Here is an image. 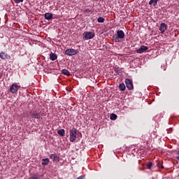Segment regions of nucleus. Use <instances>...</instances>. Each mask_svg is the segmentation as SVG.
Listing matches in <instances>:
<instances>
[{
  "label": "nucleus",
  "instance_id": "f257e3e1",
  "mask_svg": "<svg viewBox=\"0 0 179 179\" xmlns=\"http://www.w3.org/2000/svg\"><path fill=\"white\" fill-rule=\"evenodd\" d=\"M113 38H115V43H120L122 38H125V33L122 30H117V34L113 36Z\"/></svg>",
  "mask_w": 179,
  "mask_h": 179
},
{
  "label": "nucleus",
  "instance_id": "f03ea898",
  "mask_svg": "<svg viewBox=\"0 0 179 179\" xmlns=\"http://www.w3.org/2000/svg\"><path fill=\"white\" fill-rule=\"evenodd\" d=\"M77 130L75 128L70 129V142H75L76 141Z\"/></svg>",
  "mask_w": 179,
  "mask_h": 179
},
{
  "label": "nucleus",
  "instance_id": "7ed1b4c3",
  "mask_svg": "<svg viewBox=\"0 0 179 179\" xmlns=\"http://www.w3.org/2000/svg\"><path fill=\"white\" fill-rule=\"evenodd\" d=\"M83 37L84 40H91V38L94 37V33L90 31L85 32L83 35Z\"/></svg>",
  "mask_w": 179,
  "mask_h": 179
},
{
  "label": "nucleus",
  "instance_id": "20e7f679",
  "mask_svg": "<svg viewBox=\"0 0 179 179\" xmlns=\"http://www.w3.org/2000/svg\"><path fill=\"white\" fill-rule=\"evenodd\" d=\"M79 52V50L75 49H67L65 50V55L69 57H72V55H76Z\"/></svg>",
  "mask_w": 179,
  "mask_h": 179
},
{
  "label": "nucleus",
  "instance_id": "39448f33",
  "mask_svg": "<svg viewBox=\"0 0 179 179\" xmlns=\"http://www.w3.org/2000/svg\"><path fill=\"white\" fill-rule=\"evenodd\" d=\"M20 89V86H19L17 84H13L10 87V92L13 93V94H15L16 92H17Z\"/></svg>",
  "mask_w": 179,
  "mask_h": 179
},
{
  "label": "nucleus",
  "instance_id": "423d86ee",
  "mask_svg": "<svg viewBox=\"0 0 179 179\" xmlns=\"http://www.w3.org/2000/svg\"><path fill=\"white\" fill-rule=\"evenodd\" d=\"M124 82L128 90H132L134 89V84L132 83V80L127 78L125 80Z\"/></svg>",
  "mask_w": 179,
  "mask_h": 179
},
{
  "label": "nucleus",
  "instance_id": "0eeeda50",
  "mask_svg": "<svg viewBox=\"0 0 179 179\" xmlns=\"http://www.w3.org/2000/svg\"><path fill=\"white\" fill-rule=\"evenodd\" d=\"M148 49L149 48H148V46L141 45L140 48L136 50V52H138V54H142V52H145V51H147Z\"/></svg>",
  "mask_w": 179,
  "mask_h": 179
},
{
  "label": "nucleus",
  "instance_id": "6e6552de",
  "mask_svg": "<svg viewBox=\"0 0 179 179\" xmlns=\"http://www.w3.org/2000/svg\"><path fill=\"white\" fill-rule=\"evenodd\" d=\"M0 58H1V59H10V56H9L6 52H1Z\"/></svg>",
  "mask_w": 179,
  "mask_h": 179
},
{
  "label": "nucleus",
  "instance_id": "1a4fd4ad",
  "mask_svg": "<svg viewBox=\"0 0 179 179\" xmlns=\"http://www.w3.org/2000/svg\"><path fill=\"white\" fill-rule=\"evenodd\" d=\"M31 117L36 120H40L41 116L40 113H37V111H34L31 113Z\"/></svg>",
  "mask_w": 179,
  "mask_h": 179
},
{
  "label": "nucleus",
  "instance_id": "9d476101",
  "mask_svg": "<svg viewBox=\"0 0 179 179\" xmlns=\"http://www.w3.org/2000/svg\"><path fill=\"white\" fill-rule=\"evenodd\" d=\"M166 30H167V25L166 24V23H161L159 27V31H161V33H164Z\"/></svg>",
  "mask_w": 179,
  "mask_h": 179
},
{
  "label": "nucleus",
  "instance_id": "9b49d317",
  "mask_svg": "<svg viewBox=\"0 0 179 179\" xmlns=\"http://www.w3.org/2000/svg\"><path fill=\"white\" fill-rule=\"evenodd\" d=\"M50 159L53 160V162H59V157L57 156V154H52L50 156Z\"/></svg>",
  "mask_w": 179,
  "mask_h": 179
},
{
  "label": "nucleus",
  "instance_id": "f8f14e48",
  "mask_svg": "<svg viewBox=\"0 0 179 179\" xmlns=\"http://www.w3.org/2000/svg\"><path fill=\"white\" fill-rule=\"evenodd\" d=\"M44 16H45V19H46V20H51L52 19V14L50 13H45Z\"/></svg>",
  "mask_w": 179,
  "mask_h": 179
},
{
  "label": "nucleus",
  "instance_id": "ddd939ff",
  "mask_svg": "<svg viewBox=\"0 0 179 179\" xmlns=\"http://www.w3.org/2000/svg\"><path fill=\"white\" fill-rule=\"evenodd\" d=\"M58 58V56H57V54L51 52L50 54V59L51 61H55Z\"/></svg>",
  "mask_w": 179,
  "mask_h": 179
},
{
  "label": "nucleus",
  "instance_id": "4468645a",
  "mask_svg": "<svg viewBox=\"0 0 179 179\" xmlns=\"http://www.w3.org/2000/svg\"><path fill=\"white\" fill-rule=\"evenodd\" d=\"M50 163V159L48 158H45L42 159V165L43 166H47Z\"/></svg>",
  "mask_w": 179,
  "mask_h": 179
},
{
  "label": "nucleus",
  "instance_id": "2eb2a0df",
  "mask_svg": "<svg viewBox=\"0 0 179 179\" xmlns=\"http://www.w3.org/2000/svg\"><path fill=\"white\" fill-rule=\"evenodd\" d=\"M57 134L60 135V136H65V129H61L59 131H57Z\"/></svg>",
  "mask_w": 179,
  "mask_h": 179
},
{
  "label": "nucleus",
  "instance_id": "dca6fc26",
  "mask_svg": "<svg viewBox=\"0 0 179 179\" xmlns=\"http://www.w3.org/2000/svg\"><path fill=\"white\" fill-rule=\"evenodd\" d=\"M62 73H63V75H66V76H71V72L66 69H63L62 71Z\"/></svg>",
  "mask_w": 179,
  "mask_h": 179
},
{
  "label": "nucleus",
  "instance_id": "f3484780",
  "mask_svg": "<svg viewBox=\"0 0 179 179\" xmlns=\"http://www.w3.org/2000/svg\"><path fill=\"white\" fill-rule=\"evenodd\" d=\"M119 89H120V90H121V92H124V91L125 90V89H126V87H125V84H124V83H120V84L119 85Z\"/></svg>",
  "mask_w": 179,
  "mask_h": 179
},
{
  "label": "nucleus",
  "instance_id": "a211bd4d",
  "mask_svg": "<svg viewBox=\"0 0 179 179\" xmlns=\"http://www.w3.org/2000/svg\"><path fill=\"white\" fill-rule=\"evenodd\" d=\"M159 0H150L149 1V5H153V6H156V5H157V1Z\"/></svg>",
  "mask_w": 179,
  "mask_h": 179
},
{
  "label": "nucleus",
  "instance_id": "6ab92c4d",
  "mask_svg": "<svg viewBox=\"0 0 179 179\" xmlns=\"http://www.w3.org/2000/svg\"><path fill=\"white\" fill-rule=\"evenodd\" d=\"M110 118L112 121H115L117 120V115L112 113L110 114Z\"/></svg>",
  "mask_w": 179,
  "mask_h": 179
},
{
  "label": "nucleus",
  "instance_id": "aec40b11",
  "mask_svg": "<svg viewBox=\"0 0 179 179\" xmlns=\"http://www.w3.org/2000/svg\"><path fill=\"white\" fill-rule=\"evenodd\" d=\"M114 71L117 75H122V73L121 72V70H120L119 68L115 67Z\"/></svg>",
  "mask_w": 179,
  "mask_h": 179
},
{
  "label": "nucleus",
  "instance_id": "412c9836",
  "mask_svg": "<svg viewBox=\"0 0 179 179\" xmlns=\"http://www.w3.org/2000/svg\"><path fill=\"white\" fill-rule=\"evenodd\" d=\"M147 169H149L150 170L152 169V166H153V164L152 162H149L148 163L146 164Z\"/></svg>",
  "mask_w": 179,
  "mask_h": 179
},
{
  "label": "nucleus",
  "instance_id": "4be33fe9",
  "mask_svg": "<svg viewBox=\"0 0 179 179\" xmlns=\"http://www.w3.org/2000/svg\"><path fill=\"white\" fill-rule=\"evenodd\" d=\"M104 18L102 17H99L98 19H97V22L99 23H104Z\"/></svg>",
  "mask_w": 179,
  "mask_h": 179
},
{
  "label": "nucleus",
  "instance_id": "5701e85b",
  "mask_svg": "<svg viewBox=\"0 0 179 179\" xmlns=\"http://www.w3.org/2000/svg\"><path fill=\"white\" fill-rule=\"evenodd\" d=\"M157 167H159V169H163V165H162V164H160V162H158L157 164Z\"/></svg>",
  "mask_w": 179,
  "mask_h": 179
},
{
  "label": "nucleus",
  "instance_id": "b1692460",
  "mask_svg": "<svg viewBox=\"0 0 179 179\" xmlns=\"http://www.w3.org/2000/svg\"><path fill=\"white\" fill-rule=\"evenodd\" d=\"M15 3H20V2H23L24 0H13Z\"/></svg>",
  "mask_w": 179,
  "mask_h": 179
},
{
  "label": "nucleus",
  "instance_id": "393cba45",
  "mask_svg": "<svg viewBox=\"0 0 179 179\" xmlns=\"http://www.w3.org/2000/svg\"><path fill=\"white\" fill-rule=\"evenodd\" d=\"M29 179H38V177H37V176H32V177L29 178Z\"/></svg>",
  "mask_w": 179,
  "mask_h": 179
},
{
  "label": "nucleus",
  "instance_id": "a878e982",
  "mask_svg": "<svg viewBox=\"0 0 179 179\" xmlns=\"http://www.w3.org/2000/svg\"><path fill=\"white\" fill-rule=\"evenodd\" d=\"M77 179H83V176L78 177Z\"/></svg>",
  "mask_w": 179,
  "mask_h": 179
},
{
  "label": "nucleus",
  "instance_id": "bb28decb",
  "mask_svg": "<svg viewBox=\"0 0 179 179\" xmlns=\"http://www.w3.org/2000/svg\"><path fill=\"white\" fill-rule=\"evenodd\" d=\"M0 165H1V162H0Z\"/></svg>",
  "mask_w": 179,
  "mask_h": 179
}]
</instances>
